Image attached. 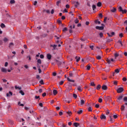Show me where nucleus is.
I'll list each match as a JSON object with an SVG mask.
<instances>
[{
	"label": "nucleus",
	"mask_w": 127,
	"mask_h": 127,
	"mask_svg": "<svg viewBox=\"0 0 127 127\" xmlns=\"http://www.w3.org/2000/svg\"><path fill=\"white\" fill-rule=\"evenodd\" d=\"M67 80L68 81V84L69 85H71V86H73V87H76L77 86V84L76 83H75V80H72L70 79L69 77L67 78Z\"/></svg>",
	"instance_id": "obj_1"
},
{
	"label": "nucleus",
	"mask_w": 127,
	"mask_h": 127,
	"mask_svg": "<svg viewBox=\"0 0 127 127\" xmlns=\"http://www.w3.org/2000/svg\"><path fill=\"white\" fill-rule=\"evenodd\" d=\"M104 99L105 102H112V98L110 96H104Z\"/></svg>",
	"instance_id": "obj_2"
},
{
	"label": "nucleus",
	"mask_w": 127,
	"mask_h": 127,
	"mask_svg": "<svg viewBox=\"0 0 127 127\" xmlns=\"http://www.w3.org/2000/svg\"><path fill=\"white\" fill-rule=\"evenodd\" d=\"M117 93L119 94H121V93H123L124 92V88L120 87L117 90Z\"/></svg>",
	"instance_id": "obj_3"
},
{
	"label": "nucleus",
	"mask_w": 127,
	"mask_h": 127,
	"mask_svg": "<svg viewBox=\"0 0 127 127\" xmlns=\"http://www.w3.org/2000/svg\"><path fill=\"white\" fill-rule=\"evenodd\" d=\"M123 98H124V95H122L121 96H120L117 99V102L120 103V101H122V100H123Z\"/></svg>",
	"instance_id": "obj_4"
},
{
	"label": "nucleus",
	"mask_w": 127,
	"mask_h": 127,
	"mask_svg": "<svg viewBox=\"0 0 127 127\" xmlns=\"http://www.w3.org/2000/svg\"><path fill=\"white\" fill-rule=\"evenodd\" d=\"M95 28H96V29H98V30H103L104 26H97Z\"/></svg>",
	"instance_id": "obj_5"
},
{
	"label": "nucleus",
	"mask_w": 127,
	"mask_h": 127,
	"mask_svg": "<svg viewBox=\"0 0 127 127\" xmlns=\"http://www.w3.org/2000/svg\"><path fill=\"white\" fill-rule=\"evenodd\" d=\"M1 71L2 73H6L7 72V69L4 67L1 68Z\"/></svg>",
	"instance_id": "obj_6"
},
{
	"label": "nucleus",
	"mask_w": 127,
	"mask_h": 127,
	"mask_svg": "<svg viewBox=\"0 0 127 127\" xmlns=\"http://www.w3.org/2000/svg\"><path fill=\"white\" fill-rule=\"evenodd\" d=\"M84 104H85V100H84L83 99H81L80 100V104H79L78 106H83Z\"/></svg>",
	"instance_id": "obj_7"
},
{
	"label": "nucleus",
	"mask_w": 127,
	"mask_h": 127,
	"mask_svg": "<svg viewBox=\"0 0 127 127\" xmlns=\"http://www.w3.org/2000/svg\"><path fill=\"white\" fill-rule=\"evenodd\" d=\"M102 89L106 91L108 90V86H107V85H103L102 86Z\"/></svg>",
	"instance_id": "obj_8"
},
{
	"label": "nucleus",
	"mask_w": 127,
	"mask_h": 127,
	"mask_svg": "<svg viewBox=\"0 0 127 127\" xmlns=\"http://www.w3.org/2000/svg\"><path fill=\"white\" fill-rule=\"evenodd\" d=\"M106 118H107V117H106V116H105V115H104L103 114L100 116L101 120H106Z\"/></svg>",
	"instance_id": "obj_9"
},
{
	"label": "nucleus",
	"mask_w": 127,
	"mask_h": 127,
	"mask_svg": "<svg viewBox=\"0 0 127 127\" xmlns=\"http://www.w3.org/2000/svg\"><path fill=\"white\" fill-rule=\"evenodd\" d=\"M77 90L79 91V92H82V85L77 86Z\"/></svg>",
	"instance_id": "obj_10"
},
{
	"label": "nucleus",
	"mask_w": 127,
	"mask_h": 127,
	"mask_svg": "<svg viewBox=\"0 0 127 127\" xmlns=\"http://www.w3.org/2000/svg\"><path fill=\"white\" fill-rule=\"evenodd\" d=\"M56 63H57V64L59 66H60L62 64V63L61 62H60L57 60H56Z\"/></svg>",
	"instance_id": "obj_11"
},
{
	"label": "nucleus",
	"mask_w": 127,
	"mask_h": 127,
	"mask_svg": "<svg viewBox=\"0 0 127 127\" xmlns=\"http://www.w3.org/2000/svg\"><path fill=\"white\" fill-rule=\"evenodd\" d=\"M98 102L99 103H102L103 102V97L102 96H100L99 99H98Z\"/></svg>",
	"instance_id": "obj_12"
},
{
	"label": "nucleus",
	"mask_w": 127,
	"mask_h": 127,
	"mask_svg": "<svg viewBox=\"0 0 127 127\" xmlns=\"http://www.w3.org/2000/svg\"><path fill=\"white\" fill-rule=\"evenodd\" d=\"M52 57V56L50 54H48L47 55V59H48V60H50L51 59Z\"/></svg>",
	"instance_id": "obj_13"
},
{
	"label": "nucleus",
	"mask_w": 127,
	"mask_h": 127,
	"mask_svg": "<svg viewBox=\"0 0 127 127\" xmlns=\"http://www.w3.org/2000/svg\"><path fill=\"white\" fill-rule=\"evenodd\" d=\"M119 55H119L118 53H116L114 54L115 59H117V58H118V57H119Z\"/></svg>",
	"instance_id": "obj_14"
},
{
	"label": "nucleus",
	"mask_w": 127,
	"mask_h": 127,
	"mask_svg": "<svg viewBox=\"0 0 127 127\" xmlns=\"http://www.w3.org/2000/svg\"><path fill=\"white\" fill-rule=\"evenodd\" d=\"M10 96H12V92H11V91L9 92V94L6 93V97H9Z\"/></svg>",
	"instance_id": "obj_15"
},
{
	"label": "nucleus",
	"mask_w": 127,
	"mask_h": 127,
	"mask_svg": "<svg viewBox=\"0 0 127 127\" xmlns=\"http://www.w3.org/2000/svg\"><path fill=\"white\" fill-rule=\"evenodd\" d=\"M3 41L5 43L7 42V41H8V39H7V38L4 37L3 39Z\"/></svg>",
	"instance_id": "obj_16"
},
{
	"label": "nucleus",
	"mask_w": 127,
	"mask_h": 127,
	"mask_svg": "<svg viewBox=\"0 0 127 127\" xmlns=\"http://www.w3.org/2000/svg\"><path fill=\"white\" fill-rule=\"evenodd\" d=\"M73 126H74L75 127H78L80 126V124L78 123H73Z\"/></svg>",
	"instance_id": "obj_17"
},
{
	"label": "nucleus",
	"mask_w": 127,
	"mask_h": 127,
	"mask_svg": "<svg viewBox=\"0 0 127 127\" xmlns=\"http://www.w3.org/2000/svg\"><path fill=\"white\" fill-rule=\"evenodd\" d=\"M51 47H53V50H55V49H56V47H57V45H51Z\"/></svg>",
	"instance_id": "obj_18"
},
{
	"label": "nucleus",
	"mask_w": 127,
	"mask_h": 127,
	"mask_svg": "<svg viewBox=\"0 0 127 127\" xmlns=\"http://www.w3.org/2000/svg\"><path fill=\"white\" fill-rule=\"evenodd\" d=\"M58 93V92L56 90L54 89L53 90V94H54V96H56V95H57Z\"/></svg>",
	"instance_id": "obj_19"
},
{
	"label": "nucleus",
	"mask_w": 127,
	"mask_h": 127,
	"mask_svg": "<svg viewBox=\"0 0 127 127\" xmlns=\"http://www.w3.org/2000/svg\"><path fill=\"white\" fill-rule=\"evenodd\" d=\"M75 59H76V62H79V61H80L81 58L78 57L77 56L75 57Z\"/></svg>",
	"instance_id": "obj_20"
},
{
	"label": "nucleus",
	"mask_w": 127,
	"mask_h": 127,
	"mask_svg": "<svg viewBox=\"0 0 127 127\" xmlns=\"http://www.w3.org/2000/svg\"><path fill=\"white\" fill-rule=\"evenodd\" d=\"M95 23L96 24H100L101 23V21H99L98 20H96L95 21Z\"/></svg>",
	"instance_id": "obj_21"
},
{
	"label": "nucleus",
	"mask_w": 127,
	"mask_h": 127,
	"mask_svg": "<svg viewBox=\"0 0 127 127\" xmlns=\"http://www.w3.org/2000/svg\"><path fill=\"white\" fill-rule=\"evenodd\" d=\"M101 88H102V86H101V85L98 84L97 87H96V89L97 90H100V89H101Z\"/></svg>",
	"instance_id": "obj_22"
},
{
	"label": "nucleus",
	"mask_w": 127,
	"mask_h": 127,
	"mask_svg": "<svg viewBox=\"0 0 127 127\" xmlns=\"http://www.w3.org/2000/svg\"><path fill=\"white\" fill-rule=\"evenodd\" d=\"M96 58L98 60H101V59H102V57H101V56H97Z\"/></svg>",
	"instance_id": "obj_23"
},
{
	"label": "nucleus",
	"mask_w": 127,
	"mask_h": 127,
	"mask_svg": "<svg viewBox=\"0 0 127 127\" xmlns=\"http://www.w3.org/2000/svg\"><path fill=\"white\" fill-rule=\"evenodd\" d=\"M106 61L108 64H111V60L110 59H107Z\"/></svg>",
	"instance_id": "obj_24"
},
{
	"label": "nucleus",
	"mask_w": 127,
	"mask_h": 127,
	"mask_svg": "<svg viewBox=\"0 0 127 127\" xmlns=\"http://www.w3.org/2000/svg\"><path fill=\"white\" fill-rule=\"evenodd\" d=\"M13 45H14L13 43H10L9 45V48H11V47H12V46H13Z\"/></svg>",
	"instance_id": "obj_25"
},
{
	"label": "nucleus",
	"mask_w": 127,
	"mask_h": 127,
	"mask_svg": "<svg viewBox=\"0 0 127 127\" xmlns=\"http://www.w3.org/2000/svg\"><path fill=\"white\" fill-rule=\"evenodd\" d=\"M111 11L112 12H116V11H117V9L115 8H114L111 9Z\"/></svg>",
	"instance_id": "obj_26"
},
{
	"label": "nucleus",
	"mask_w": 127,
	"mask_h": 127,
	"mask_svg": "<svg viewBox=\"0 0 127 127\" xmlns=\"http://www.w3.org/2000/svg\"><path fill=\"white\" fill-rule=\"evenodd\" d=\"M20 94H21V95H22V96H24V92H23V91L22 90H20L19 91Z\"/></svg>",
	"instance_id": "obj_27"
},
{
	"label": "nucleus",
	"mask_w": 127,
	"mask_h": 127,
	"mask_svg": "<svg viewBox=\"0 0 127 127\" xmlns=\"http://www.w3.org/2000/svg\"><path fill=\"white\" fill-rule=\"evenodd\" d=\"M10 3L13 4V3H15V1L14 0H10Z\"/></svg>",
	"instance_id": "obj_28"
},
{
	"label": "nucleus",
	"mask_w": 127,
	"mask_h": 127,
	"mask_svg": "<svg viewBox=\"0 0 127 127\" xmlns=\"http://www.w3.org/2000/svg\"><path fill=\"white\" fill-rule=\"evenodd\" d=\"M18 105H19V106H20L21 107H24V104H20V102H18Z\"/></svg>",
	"instance_id": "obj_29"
},
{
	"label": "nucleus",
	"mask_w": 127,
	"mask_h": 127,
	"mask_svg": "<svg viewBox=\"0 0 127 127\" xmlns=\"http://www.w3.org/2000/svg\"><path fill=\"white\" fill-rule=\"evenodd\" d=\"M118 9L119 10V11L120 12H122L123 11V7H122V6H120L119 8H118Z\"/></svg>",
	"instance_id": "obj_30"
},
{
	"label": "nucleus",
	"mask_w": 127,
	"mask_h": 127,
	"mask_svg": "<svg viewBox=\"0 0 127 127\" xmlns=\"http://www.w3.org/2000/svg\"><path fill=\"white\" fill-rule=\"evenodd\" d=\"M86 68H87V70H90V69H91V66H90V65L88 64L86 66Z\"/></svg>",
	"instance_id": "obj_31"
},
{
	"label": "nucleus",
	"mask_w": 127,
	"mask_h": 127,
	"mask_svg": "<svg viewBox=\"0 0 127 127\" xmlns=\"http://www.w3.org/2000/svg\"><path fill=\"white\" fill-rule=\"evenodd\" d=\"M97 6H99V7L102 6V2H98L97 3Z\"/></svg>",
	"instance_id": "obj_32"
},
{
	"label": "nucleus",
	"mask_w": 127,
	"mask_h": 127,
	"mask_svg": "<svg viewBox=\"0 0 127 127\" xmlns=\"http://www.w3.org/2000/svg\"><path fill=\"white\" fill-rule=\"evenodd\" d=\"M83 113V110H79L77 112L78 115H81Z\"/></svg>",
	"instance_id": "obj_33"
},
{
	"label": "nucleus",
	"mask_w": 127,
	"mask_h": 127,
	"mask_svg": "<svg viewBox=\"0 0 127 127\" xmlns=\"http://www.w3.org/2000/svg\"><path fill=\"white\" fill-rule=\"evenodd\" d=\"M0 27L1 28H4V27H5V25L3 23H1L0 25Z\"/></svg>",
	"instance_id": "obj_34"
},
{
	"label": "nucleus",
	"mask_w": 127,
	"mask_h": 127,
	"mask_svg": "<svg viewBox=\"0 0 127 127\" xmlns=\"http://www.w3.org/2000/svg\"><path fill=\"white\" fill-rule=\"evenodd\" d=\"M64 84V81L62 80L59 82L60 86H61V85H63Z\"/></svg>",
	"instance_id": "obj_35"
},
{
	"label": "nucleus",
	"mask_w": 127,
	"mask_h": 127,
	"mask_svg": "<svg viewBox=\"0 0 127 127\" xmlns=\"http://www.w3.org/2000/svg\"><path fill=\"white\" fill-rule=\"evenodd\" d=\"M36 78L38 80H40V79H41L40 76L39 75H37L36 76Z\"/></svg>",
	"instance_id": "obj_36"
},
{
	"label": "nucleus",
	"mask_w": 127,
	"mask_h": 127,
	"mask_svg": "<svg viewBox=\"0 0 127 127\" xmlns=\"http://www.w3.org/2000/svg\"><path fill=\"white\" fill-rule=\"evenodd\" d=\"M92 8L93 10H95V9L96 8V6L95 4L92 5Z\"/></svg>",
	"instance_id": "obj_37"
},
{
	"label": "nucleus",
	"mask_w": 127,
	"mask_h": 127,
	"mask_svg": "<svg viewBox=\"0 0 127 127\" xmlns=\"http://www.w3.org/2000/svg\"><path fill=\"white\" fill-rule=\"evenodd\" d=\"M66 114H67V115H68V116H71L72 115V112L71 111H68V112H66Z\"/></svg>",
	"instance_id": "obj_38"
},
{
	"label": "nucleus",
	"mask_w": 127,
	"mask_h": 127,
	"mask_svg": "<svg viewBox=\"0 0 127 127\" xmlns=\"http://www.w3.org/2000/svg\"><path fill=\"white\" fill-rule=\"evenodd\" d=\"M122 13H127V9H124V10H123V11H122Z\"/></svg>",
	"instance_id": "obj_39"
},
{
	"label": "nucleus",
	"mask_w": 127,
	"mask_h": 127,
	"mask_svg": "<svg viewBox=\"0 0 127 127\" xmlns=\"http://www.w3.org/2000/svg\"><path fill=\"white\" fill-rule=\"evenodd\" d=\"M37 64H41V60L40 59L38 60Z\"/></svg>",
	"instance_id": "obj_40"
},
{
	"label": "nucleus",
	"mask_w": 127,
	"mask_h": 127,
	"mask_svg": "<svg viewBox=\"0 0 127 127\" xmlns=\"http://www.w3.org/2000/svg\"><path fill=\"white\" fill-rule=\"evenodd\" d=\"M115 73H120V69L119 68L115 69Z\"/></svg>",
	"instance_id": "obj_41"
},
{
	"label": "nucleus",
	"mask_w": 127,
	"mask_h": 127,
	"mask_svg": "<svg viewBox=\"0 0 127 127\" xmlns=\"http://www.w3.org/2000/svg\"><path fill=\"white\" fill-rule=\"evenodd\" d=\"M40 58H41V59H43L44 58V55H40Z\"/></svg>",
	"instance_id": "obj_42"
},
{
	"label": "nucleus",
	"mask_w": 127,
	"mask_h": 127,
	"mask_svg": "<svg viewBox=\"0 0 127 127\" xmlns=\"http://www.w3.org/2000/svg\"><path fill=\"white\" fill-rule=\"evenodd\" d=\"M90 85H91V86H96V84H95V83H94V82H91Z\"/></svg>",
	"instance_id": "obj_43"
},
{
	"label": "nucleus",
	"mask_w": 127,
	"mask_h": 127,
	"mask_svg": "<svg viewBox=\"0 0 127 127\" xmlns=\"http://www.w3.org/2000/svg\"><path fill=\"white\" fill-rule=\"evenodd\" d=\"M74 22H75V23H76V24L78 23H79V20H78V19H76L74 20Z\"/></svg>",
	"instance_id": "obj_44"
},
{
	"label": "nucleus",
	"mask_w": 127,
	"mask_h": 127,
	"mask_svg": "<svg viewBox=\"0 0 127 127\" xmlns=\"http://www.w3.org/2000/svg\"><path fill=\"white\" fill-rule=\"evenodd\" d=\"M118 43H120L121 45V46H123V43L122 42V41L119 40L118 42Z\"/></svg>",
	"instance_id": "obj_45"
},
{
	"label": "nucleus",
	"mask_w": 127,
	"mask_h": 127,
	"mask_svg": "<svg viewBox=\"0 0 127 127\" xmlns=\"http://www.w3.org/2000/svg\"><path fill=\"white\" fill-rule=\"evenodd\" d=\"M39 83H40L41 85H43V84H44V82H43V80L42 79L39 81Z\"/></svg>",
	"instance_id": "obj_46"
},
{
	"label": "nucleus",
	"mask_w": 127,
	"mask_h": 127,
	"mask_svg": "<svg viewBox=\"0 0 127 127\" xmlns=\"http://www.w3.org/2000/svg\"><path fill=\"white\" fill-rule=\"evenodd\" d=\"M35 99H36V100H37V99H39V100H40V96H35Z\"/></svg>",
	"instance_id": "obj_47"
},
{
	"label": "nucleus",
	"mask_w": 127,
	"mask_h": 127,
	"mask_svg": "<svg viewBox=\"0 0 127 127\" xmlns=\"http://www.w3.org/2000/svg\"><path fill=\"white\" fill-rule=\"evenodd\" d=\"M93 111V109L91 108V107H89L88 108V112H92Z\"/></svg>",
	"instance_id": "obj_48"
},
{
	"label": "nucleus",
	"mask_w": 127,
	"mask_h": 127,
	"mask_svg": "<svg viewBox=\"0 0 127 127\" xmlns=\"http://www.w3.org/2000/svg\"><path fill=\"white\" fill-rule=\"evenodd\" d=\"M60 3H61V1H58L57 2V5H58L59 6V5L60 4Z\"/></svg>",
	"instance_id": "obj_49"
},
{
	"label": "nucleus",
	"mask_w": 127,
	"mask_h": 127,
	"mask_svg": "<svg viewBox=\"0 0 127 127\" xmlns=\"http://www.w3.org/2000/svg\"><path fill=\"white\" fill-rule=\"evenodd\" d=\"M73 98H74L75 99H77V94H73Z\"/></svg>",
	"instance_id": "obj_50"
},
{
	"label": "nucleus",
	"mask_w": 127,
	"mask_h": 127,
	"mask_svg": "<svg viewBox=\"0 0 127 127\" xmlns=\"http://www.w3.org/2000/svg\"><path fill=\"white\" fill-rule=\"evenodd\" d=\"M100 107V105L98 104L95 105V108H96L97 109H98V108Z\"/></svg>",
	"instance_id": "obj_51"
},
{
	"label": "nucleus",
	"mask_w": 127,
	"mask_h": 127,
	"mask_svg": "<svg viewBox=\"0 0 127 127\" xmlns=\"http://www.w3.org/2000/svg\"><path fill=\"white\" fill-rule=\"evenodd\" d=\"M39 105L40 106V107H41V108L43 107V104H42V103H40L39 104Z\"/></svg>",
	"instance_id": "obj_52"
},
{
	"label": "nucleus",
	"mask_w": 127,
	"mask_h": 127,
	"mask_svg": "<svg viewBox=\"0 0 127 127\" xmlns=\"http://www.w3.org/2000/svg\"><path fill=\"white\" fill-rule=\"evenodd\" d=\"M73 73H72V72H70L69 73V77H73Z\"/></svg>",
	"instance_id": "obj_53"
},
{
	"label": "nucleus",
	"mask_w": 127,
	"mask_h": 127,
	"mask_svg": "<svg viewBox=\"0 0 127 127\" xmlns=\"http://www.w3.org/2000/svg\"><path fill=\"white\" fill-rule=\"evenodd\" d=\"M27 58H28V59H29V60L30 61H31V57H30V56H28L27 57Z\"/></svg>",
	"instance_id": "obj_54"
},
{
	"label": "nucleus",
	"mask_w": 127,
	"mask_h": 127,
	"mask_svg": "<svg viewBox=\"0 0 127 127\" xmlns=\"http://www.w3.org/2000/svg\"><path fill=\"white\" fill-rule=\"evenodd\" d=\"M124 110H125V106L122 105L121 107V110L124 111Z\"/></svg>",
	"instance_id": "obj_55"
},
{
	"label": "nucleus",
	"mask_w": 127,
	"mask_h": 127,
	"mask_svg": "<svg viewBox=\"0 0 127 127\" xmlns=\"http://www.w3.org/2000/svg\"><path fill=\"white\" fill-rule=\"evenodd\" d=\"M114 84L117 86L118 85V81L116 80L114 81Z\"/></svg>",
	"instance_id": "obj_56"
},
{
	"label": "nucleus",
	"mask_w": 127,
	"mask_h": 127,
	"mask_svg": "<svg viewBox=\"0 0 127 127\" xmlns=\"http://www.w3.org/2000/svg\"><path fill=\"white\" fill-rule=\"evenodd\" d=\"M99 17H100V18H103V14H102V13H99Z\"/></svg>",
	"instance_id": "obj_57"
},
{
	"label": "nucleus",
	"mask_w": 127,
	"mask_h": 127,
	"mask_svg": "<svg viewBox=\"0 0 127 127\" xmlns=\"http://www.w3.org/2000/svg\"><path fill=\"white\" fill-rule=\"evenodd\" d=\"M123 81H124V82H126L127 81V78L126 77H123V79H122Z\"/></svg>",
	"instance_id": "obj_58"
},
{
	"label": "nucleus",
	"mask_w": 127,
	"mask_h": 127,
	"mask_svg": "<svg viewBox=\"0 0 127 127\" xmlns=\"http://www.w3.org/2000/svg\"><path fill=\"white\" fill-rule=\"evenodd\" d=\"M119 36H120V37H121L122 38V37H124V34L123 33H120L119 34Z\"/></svg>",
	"instance_id": "obj_59"
},
{
	"label": "nucleus",
	"mask_w": 127,
	"mask_h": 127,
	"mask_svg": "<svg viewBox=\"0 0 127 127\" xmlns=\"http://www.w3.org/2000/svg\"><path fill=\"white\" fill-rule=\"evenodd\" d=\"M124 102H127V97H125L124 98Z\"/></svg>",
	"instance_id": "obj_60"
},
{
	"label": "nucleus",
	"mask_w": 127,
	"mask_h": 127,
	"mask_svg": "<svg viewBox=\"0 0 127 127\" xmlns=\"http://www.w3.org/2000/svg\"><path fill=\"white\" fill-rule=\"evenodd\" d=\"M100 37L102 38L103 36V33H99Z\"/></svg>",
	"instance_id": "obj_61"
},
{
	"label": "nucleus",
	"mask_w": 127,
	"mask_h": 127,
	"mask_svg": "<svg viewBox=\"0 0 127 127\" xmlns=\"http://www.w3.org/2000/svg\"><path fill=\"white\" fill-rule=\"evenodd\" d=\"M44 11H46L47 13H50V11L49 10H44Z\"/></svg>",
	"instance_id": "obj_62"
},
{
	"label": "nucleus",
	"mask_w": 127,
	"mask_h": 127,
	"mask_svg": "<svg viewBox=\"0 0 127 127\" xmlns=\"http://www.w3.org/2000/svg\"><path fill=\"white\" fill-rule=\"evenodd\" d=\"M67 30H68V29H67L66 27H65L64 28V29L63 30V31H67Z\"/></svg>",
	"instance_id": "obj_63"
},
{
	"label": "nucleus",
	"mask_w": 127,
	"mask_h": 127,
	"mask_svg": "<svg viewBox=\"0 0 127 127\" xmlns=\"http://www.w3.org/2000/svg\"><path fill=\"white\" fill-rule=\"evenodd\" d=\"M124 25H127V20L124 22Z\"/></svg>",
	"instance_id": "obj_64"
}]
</instances>
